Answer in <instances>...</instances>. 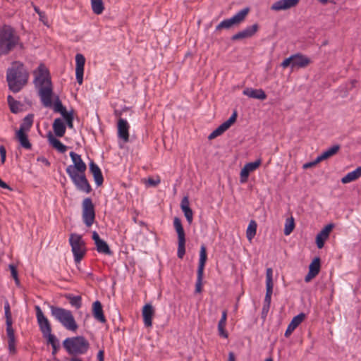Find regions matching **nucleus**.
<instances>
[{
  "instance_id": "3c124183",
  "label": "nucleus",
  "mask_w": 361,
  "mask_h": 361,
  "mask_svg": "<svg viewBox=\"0 0 361 361\" xmlns=\"http://www.w3.org/2000/svg\"><path fill=\"white\" fill-rule=\"evenodd\" d=\"M321 162V160H318V157L316 158V159L313 161L307 162L303 164L302 168L303 169H307L309 168H312L314 166H316L318 163Z\"/></svg>"
},
{
  "instance_id": "423d86ee",
  "label": "nucleus",
  "mask_w": 361,
  "mask_h": 361,
  "mask_svg": "<svg viewBox=\"0 0 361 361\" xmlns=\"http://www.w3.org/2000/svg\"><path fill=\"white\" fill-rule=\"evenodd\" d=\"M69 243L76 263L80 262L85 255V243L80 235L71 233L69 238Z\"/></svg>"
},
{
  "instance_id": "bf43d9fd",
  "label": "nucleus",
  "mask_w": 361,
  "mask_h": 361,
  "mask_svg": "<svg viewBox=\"0 0 361 361\" xmlns=\"http://www.w3.org/2000/svg\"><path fill=\"white\" fill-rule=\"evenodd\" d=\"M148 183L150 185L156 186L160 183V180L159 178L156 180L153 178H149Z\"/></svg>"
},
{
  "instance_id": "052dcab7",
  "label": "nucleus",
  "mask_w": 361,
  "mask_h": 361,
  "mask_svg": "<svg viewBox=\"0 0 361 361\" xmlns=\"http://www.w3.org/2000/svg\"><path fill=\"white\" fill-rule=\"evenodd\" d=\"M66 125L69 128H73V117L66 121Z\"/></svg>"
},
{
  "instance_id": "c9c22d12",
  "label": "nucleus",
  "mask_w": 361,
  "mask_h": 361,
  "mask_svg": "<svg viewBox=\"0 0 361 361\" xmlns=\"http://www.w3.org/2000/svg\"><path fill=\"white\" fill-rule=\"evenodd\" d=\"M340 148L339 145H335L330 147L318 156V160H321V161H322L333 157L338 152Z\"/></svg>"
},
{
  "instance_id": "79ce46f5",
  "label": "nucleus",
  "mask_w": 361,
  "mask_h": 361,
  "mask_svg": "<svg viewBox=\"0 0 361 361\" xmlns=\"http://www.w3.org/2000/svg\"><path fill=\"white\" fill-rule=\"evenodd\" d=\"M53 109L55 112L60 113L66 107L63 106L61 102L60 101L58 96L55 97L54 104L52 103Z\"/></svg>"
},
{
  "instance_id": "a211bd4d",
  "label": "nucleus",
  "mask_w": 361,
  "mask_h": 361,
  "mask_svg": "<svg viewBox=\"0 0 361 361\" xmlns=\"http://www.w3.org/2000/svg\"><path fill=\"white\" fill-rule=\"evenodd\" d=\"M290 56L292 58V71L304 68L311 62L310 59L307 56L302 54H295Z\"/></svg>"
},
{
  "instance_id": "bb28decb",
  "label": "nucleus",
  "mask_w": 361,
  "mask_h": 361,
  "mask_svg": "<svg viewBox=\"0 0 361 361\" xmlns=\"http://www.w3.org/2000/svg\"><path fill=\"white\" fill-rule=\"evenodd\" d=\"M180 208L184 213V216H185L187 221L189 224H191L193 220V212L190 207V202L188 197L185 196L182 199Z\"/></svg>"
},
{
  "instance_id": "c85d7f7f",
  "label": "nucleus",
  "mask_w": 361,
  "mask_h": 361,
  "mask_svg": "<svg viewBox=\"0 0 361 361\" xmlns=\"http://www.w3.org/2000/svg\"><path fill=\"white\" fill-rule=\"evenodd\" d=\"M243 94L250 98L264 100L267 94L262 89L246 88L243 90Z\"/></svg>"
},
{
  "instance_id": "4be33fe9",
  "label": "nucleus",
  "mask_w": 361,
  "mask_h": 361,
  "mask_svg": "<svg viewBox=\"0 0 361 361\" xmlns=\"http://www.w3.org/2000/svg\"><path fill=\"white\" fill-rule=\"evenodd\" d=\"M259 26L257 24H254L250 26L246 27L243 30L237 32L232 37L233 40H238L252 37L258 30Z\"/></svg>"
},
{
  "instance_id": "7ed1b4c3",
  "label": "nucleus",
  "mask_w": 361,
  "mask_h": 361,
  "mask_svg": "<svg viewBox=\"0 0 361 361\" xmlns=\"http://www.w3.org/2000/svg\"><path fill=\"white\" fill-rule=\"evenodd\" d=\"M16 47L23 49L24 44L13 27L4 25L0 28V57L8 54Z\"/></svg>"
},
{
  "instance_id": "ddd939ff",
  "label": "nucleus",
  "mask_w": 361,
  "mask_h": 361,
  "mask_svg": "<svg viewBox=\"0 0 361 361\" xmlns=\"http://www.w3.org/2000/svg\"><path fill=\"white\" fill-rule=\"evenodd\" d=\"M35 312H36L37 322L39 330L41 331V332L42 334V336L51 333V324H50L49 319L47 318V317L44 314L40 307L38 305H36L35 307Z\"/></svg>"
},
{
  "instance_id": "e433bc0d",
  "label": "nucleus",
  "mask_w": 361,
  "mask_h": 361,
  "mask_svg": "<svg viewBox=\"0 0 361 361\" xmlns=\"http://www.w3.org/2000/svg\"><path fill=\"white\" fill-rule=\"evenodd\" d=\"M33 123V115L28 114L23 120L18 131L28 132Z\"/></svg>"
},
{
  "instance_id": "e2e57ef3",
  "label": "nucleus",
  "mask_w": 361,
  "mask_h": 361,
  "mask_svg": "<svg viewBox=\"0 0 361 361\" xmlns=\"http://www.w3.org/2000/svg\"><path fill=\"white\" fill-rule=\"evenodd\" d=\"M51 347H52V350H52V354L55 355L57 353L58 350L59 349L60 345L59 344V345H54V346H51Z\"/></svg>"
},
{
  "instance_id": "aec40b11",
  "label": "nucleus",
  "mask_w": 361,
  "mask_h": 361,
  "mask_svg": "<svg viewBox=\"0 0 361 361\" xmlns=\"http://www.w3.org/2000/svg\"><path fill=\"white\" fill-rule=\"evenodd\" d=\"M334 228V224H330L325 226L316 236V244L319 249H322L325 241L329 238L330 233Z\"/></svg>"
},
{
  "instance_id": "a878e982",
  "label": "nucleus",
  "mask_w": 361,
  "mask_h": 361,
  "mask_svg": "<svg viewBox=\"0 0 361 361\" xmlns=\"http://www.w3.org/2000/svg\"><path fill=\"white\" fill-rule=\"evenodd\" d=\"M305 318V314L304 313H300L299 314L295 316L287 327V329L285 332V336L286 338L289 337L290 334L294 331V330L303 322Z\"/></svg>"
},
{
  "instance_id": "2eb2a0df",
  "label": "nucleus",
  "mask_w": 361,
  "mask_h": 361,
  "mask_svg": "<svg viewBox=\"0 0 361 361\" xmlns=\"http://www.w3.org/2000/svg\"><path fill=\"white\" fill-rule=\"evenodd\" d=\"M236 118L237 113L236 111H234L227 121L221 123L217 128H216L212 133L209 134L208 139L213 140L216 137L222 135L235 122Z\"/></svg>"
},
{
  "instance_id": "13d9d810",
  "label": "nucleus",
  "mask_w": 361,
  "mask_h": 361,
  "mask_svg": "<svg viewBox=\"0 0 361 361\" xmlns=\"http://www.w3.org/2000/svg\"><path fill=\"white\" fill-rule=\"evenodd\" d=\"M37 161L42 162L44 165L49 166L50 165L49 161L47 159H46L44 157H39L37 159Z\"/></svg>"
},
{
  "instance_id": "1a4fd4ad",
  "label": "nucleus",
  "mask_w": 361,
  "mask_h": 361,
  "mask_svg": "<svg viewBox=\"0 0 361 361\" xmlns=\"http://www.w3.org/2000/svg\"><path fill=\"white\" fill-rule=\"evenodd\" d=\"M207 259V250L204 245H202L200 251V259H199V264L197 273V281L195 283V292L201 293L202 291V279L204 275V269L205 266V263Z\"/></svg>"
},
{
  "instance_id": "49530a36",
  "label": "nucleus",
  "mask_w": 361,
  "mask_h": 361,
  "mask_svg": "<svg viewBox=\"0 0 361 361\" xmlns=\"http://www.w3.org/2000/svg\"><path fill=\"white\" fill-rule=\"evenodd\" d=\"M4 313L6 322H13L9 302L6 300L4 303Z\"/></svg>"
},
{
  "instance_id": "2f4dec72",
  "label": "nucleus",
  "mask_w": 361,
  "mask_h": 361,
  "mask_svg": "<svg viewBox=\"0 0 361 361\" xmlns=\"http://www.w3.org/2000/svg\"><path fill=\"white\" fill-rule=\"evenodd\" d=\"M52 127L54 132L57 137H63L64 135L66 127L61 118H56L54 121Z\"/></svg>"
},
{
  "instance_id": "338daca9",
  "label": "nucleus",
  "mask_w": 361,
  "mask_h": 361,
  "mask_svg": "<svg viewBox=\"0 0 361 361\" xmlns=\"http://www.w3.org/2000/svg\"><path fill=\"white\" fill-rule=\"evenodd\" d=\"M69 361H82V360L81 358L75 356V357L70 358Z\"/></svg>"
},
{
  "instance_id": "09e8293b",
  "label": "nucleus",
  "mask_w": 361,
  "mask_h": 361,
  "mask_svg": "<svg viewBox=\"0 0 361 361\" xmlns=\"http://www.w3.org/2000/svg\"><path fill=\"white\" fill-rule=\"evenodd\" d=\"M59 114H61L66 121L73 117V110L67 111L66 108Z\"/></svg>"
},
{
  "instance_id": "6e6d98bb",
  "label": "nucleus",
  "mask_w": 361,
  "mask_h": 361,
  "mask_svg": "<svg viewBox=\"0 0 361 361\" xmlns=\"http://www.w3.org/2000/svg\"><path fill=\"white\" fill-rule=\"evenodd\" d=\"M273 283H266V295L271 296L273 293Z\"/></svg>"
},
{
  "instance_id": "6e6552de",
  "label": "nucleus",
  "mask_w": 361,
  "mask_h": 361,
  "mask_svg": "<svg viewBox=\"0 0 361 361\" xmlns=\"http://www.w3.org/2000/svg\"><path fill=\"white\" fill-rule=\"evenodd\" d=\"M173 226L178 235L177 255L179 258H183L185 253V235L181 221L178 217L173 219Z\"/></svg>"
},
{
  "instance_id": "864d4df0",
  "label": "nucleus",
  "mask_w": 361,
  "mask_h": 361,
  "mask_svg": "<svg viewBox=\"0 0 361 361\" xmlns=\"http://www.w3.org/2000/svg\"><path fill=\"white\" fill-rule=\"evenodd\" d=\"M291 56H289L288 58L285 59L283 62L281 63V66L283 68H286L288 66H290L292 68V60Z\"/></svg>"
},
{
  "instance_id": "0eeeda50",
  "label": "nucleus",
  "mask_w": 361,
  "mask_h": 361,
  "mask_svg": "<svg viewBox=\"0 0 361 361\" xmlns=\"http://www.w3.org/2000/svg\"><path fill=\"white\" fill-rule=\"evenodd\" d=\"M250 12V8L246 7L236 13L233 17L222 20L216 30L229 29L233 25H238L243 22Z\"/></svg>"
},
{
  "instance_id": "72a5a7b5",
  "label": "nucleus",
  "mask_w": 361,
  "mask_h": 361,
  "mask_svg": "<svg viewBox=\"0 0 361 361\" xmlns=\"http://www.w3.org/2000/svg\"><path fill=\"white\" fill-rule=\"evenodd\" d=\"M360 177H361V166L355 169L354 171L348 173L341 178V182L343 184L349 183L355 181Z\"/></svg>"
},
{
  "instance_id": "680f3d73",
  "label": "nucleus",
  "mask_w": 361,
  "mask_h": 361,
  "mask_svg": "<svg viewBox=\"0 0 361 361\" xmlns=\"http://www.w3.org/2000/svg\"><path fill=\"white\" fill-rule=\"evenodd\" d=\"M99 361H104V351L99 350L97 354Z\"/></svg>"
},
{
  "instance_id": "c756f323",
  "label": "nucleus",
  "mask_w": 361,
  "mask_h": 361,
  "mask_svg": "<svg viewBox=\"0 0 361 361\" xmlns=\"http://www.w3.org/2000/svg\"><path fill=\"white\" fill-rule=\"evenodd\" d=\"M90 171L93 175L95 183L97 185H101L104 180L101 169L92 161L90 163Z\"/></svg>"
},
{
  "instance_id": "c03bdc74",
  "label": "nucleus",
  "mask_w": 361,
  "mask_h": 361,
  "mask_svg": "<svg viewBox=\"0 0 361 361\" xmlns=\"http://www.w3.org/2000/svg\"><path fill=\"white\" fill-rule=\"evenodd\" d=\"M69 302L73 307L77 309L80 308L82 305L81 297L80 296H71L69 297Z\"/></svg>"
},
{
  "instance_id": "cd10ccee",
  "label": "nucleus",
  "mask_w": 361,
  "mask_h": 361,
  "mask_svg": "<svg viewBox=\"0 0 361 361\" xmlns=\"http://www.w3.org/2000/svg\"><path fill=\"white\" fill-rule=\"evenodd\" d=\"M92 314L97 321L101 323H105L106 322L104 314L102 305L99 300L94 302L92 304Z\"/></svg>"
},
{
  "instance_id": "69168bd1",
  "label": "nucleus",
  "mask_w": 361,
  "mask_h": 361,
  "mask_svg": "<svg viewBox=\"0 0 361 361\" xmlns=\"http://www.w3.org/2000/svg\"><path fill=\"white\" fill-rule=\"evenodd\" d=\"M228 361H235V357L233 353H230L228 355Z\"/></svg>"
},
{
  "instance_id": "4c0bfd02",
  "label": "nucleus",
  "mask_w": 361,
  "mask_h": 361,
  "mask_svg": "<svg viewBox=\"0 0 361 361\" xmlns=\"http://www.w3.org/2000/svg\"><path fill=\"white\" fill-rule=\"evenodd\" d=\"M257 224L255 221L251 220L246 230V237L251 242L256 235Z\"/></svg>"
},
{
  "instance_id": "603ef678",
  "label": "nucleus",
  "mask_w": 361,
  "mask_h": 361,
  "mask_svg": "<svg viewBox=\"0 0 361 361\" xmlns=\"http://www.w3.org/2000/svg\"><path fill=\"white\" fill-rule=\"evenodd\" d=\"M8 350L11 353H16V339H8Z\"/></svg>"
},
{
  "instance_id": "f8f14e48",
  "label": "nucleus",
  "mask_w": 361,
  "mask_h": 361,
  "mask_svg": "<svg viewBox=\"0 0 361 361\" xmlns=\"http://www.w3.org/2000/svg\"><path fill=\"white\" fill-rule=\"evenodd\" d=\"M68 175L78 190L87 194L90 192L92 188L86 178L85 173L79 172L78 173H75Z\"/></svg>"
},
{
  "instance_id": "f704fd0d",
  "label": "nucleus",
  "mask_w": 361,
  "mask_h": 361,
  "mask_svg": "<svg viewBox=\"0 0 361 361\" xmlns=\"http://www.w3.org/2000/svg\"><path fill=\"white\" fill-rule=\"evenodd\" d=\"M47 138L49 143L61 153H64L67 150V147L63 145L59 140L54 137L51 133H49Z\"/></svg>"
},
{
  "instance_id": "774afa93",
  "label": "nucleus",
  "mask_w": 361,
  "mask_h": 361,
  "mask_svg": "<svg viewBox=\"0 0 361 361\" xmlns=\"http://www.w3.org/2000/svg\"><path fill=\"white\" fill-rule=\"evenodd\" d=\"M317 1L323 4H325L328 2L329 0H317Z\"/></svg>"
},
{
  "instance_id": "ea45409f",
  "label": "nucleus",
  "mask_w": 361,
  "mask_h": 361,
  "mask_svg": "<svg viewBox=\"0 0 361 361\" xmlns=\"http://www.w3.org/2000/svg\"><path fill=\"white\" fill-rule=\"evenodd\" d=\"M7 99L11 112L17 114L21 111L22 104L20 102L15 100L14 98L11 95L8 96Z\"/></svg>"
},
{
  "instance_id": "393cba45",
  "label": "nucleus",
  "mask_w": 361,
  "mask_h": 361,
  "mask_svg": "<svg viewBox=\"0 0 361 361\" xmlns=\"http://www.w3.org/2000/svg\"><path fill=\"white\" fill-rule=\"evenodd\" d=\"M154 314V309L151 304H146L142 307V315L143 322L146 327H151L152 325V317Z\"/></svg>"
},
{
  "instance_id": "a19ab883",
  "label": "nucleus",
  "mask_w": 361,
  "mask_h": 361,
  "mask_svg": "<svg viewBox=\"0 0 361 361\" xmlns=\"http://www.w3.org/2000/svg\"><path fill=\"white\" fill-rule=\"evenodd\" d=\"M295 228L294 219L293 217L288 218L286 220L284 227V234L286 235H290Z\"/></svg>"
},
{
  "instance_id": "a18cd8bd",
  "label": "nucleus",
  "mask_w": 361,
  "mask_h": 361,
  "mask_svg": "<svg viewBox=\"0 0 361 361\" xmlns=\"http://www.w3.org/2000/svg\"><path fill=\"white\" fill-rule=\"evenodd\" d=\"M13 322H6V334L8 339H16L14 330L12 327Z\"/></svg>"
},
{
  "instance_id": "58836bf2",
  "label": "nucleus",
  "mask_w": 361,
  "mask_h": 361,
  "mask_svg": "<svg viewBox=\"0 0 361 361\" xmlns=\"http://www.w3.org/2000/svg\"><path fill=\"white\" fill-rule=\"evenodd\" d=\"M92 11L96 15H100L104 10V5L102 0H90Z\"/></svg>"
},
{
  "instance_id": "473e14b6",
  "label": "nucleus",
  "mask_w": 361,
  "mask_h": 361,
  "mask_svg": "<svg viewBox=\"0 0 361 361\" xmlns=\"http://www.w3.org/2000/svg\"><path fill=\"white\" fill-rule=\"evenodd\" d=\"M226 319L227 311L224 310L222 312L221 317L218 323V332L219 335L224 338H227L228 336V332L226 331L225 329L226 325Z\"/></svg>"
},
{
  "instance_id": "39448f33",
  "label": "nucleus",
  "mask_w": 361,
  "mask_h": 361,
  "mask_svg": "<svg viewBox=\"0 0 361 361\" xmlns=\"http://www.w3.org/2000/svg\"><path fill=\"white\" fill-rule=\"evenodd\" d=\"M63 345L71 355L85 354L89 348L88 341L82 336L68 338L63 341Z\"/></svg>"
},
{
  "instance_id": "20e7f679",
  "label": "nucleus",
  "mask_w": 361,
  "mask_h": 361,
  "mask_svg": "<svg viewBox=\"0 0 361 361\" xmlns=\"http://www.w3.org/2000/svg\"><path fill=\"white\" fill-rule=\"evenodd\" d=\"M50 310L54 319L66 329L73 332L77 331L78 326L71 310L54 305L50 306Z\"/></svg>"
},
{
  "instance_id": "f03ea898",
  "label": "nucleus",
  "mask_w": 361,
  "mask_h": 361,
  "mask_svg": "<svg viewBox=\"0 0 361 361\" xmlns=\"http://www.w3.org/2000/svg\"><path fill=\"white\" fill-rule=\"evenodd\" d=\"M29 73L23 63L14 61L6 72V81L9 89L18 92L27 82Z\"/></svg>"
},
{
  "instance_id": "7c9ffc66",
  "label": "nucleus",
  "mask_w": 361,
  "mask_h": 361,
  "mask_svg": "<svg viewBox=\"0 0 361 361\" xmlns=\"http://www.w3.org/2000/svg\"><path fill=\"white\" fill-rule=\"evenodd\" d=\"M27 132L16 131V138L19 142L21 147L25 149H30L32 145L28 139Z\"/></svg>"
},
{
  "instance_id": "4d7b16f0",
  "label": "nucleus",
  "mask_w": 361,
  "mask_h": 361,
  "mask_svg": "<svg viewBox=\"0 0 361 361\" xmlns=\"http://www.w3.org/2000/svg\"><path fill=\"white\" fill-rule=\"evenodd\" d=\"M271 296L265 295L264 310L266 308V307L267 309H269L271 303Z\"/></svg>"
},
{
  "instance_id": "de8ad7c7",
  "label": "nucleus",
  "mask_w": 361,
  "mask_h": 361,
  "mask_svg": "<svg viewBox=\"0 0 361 361\" xmlns=\"http://www.w3.org/2000/svg\"><path fill=\"white\" fill-rule=\"evenodd\" d=\"M8 268L11 271L12 277L14 279V280L16 281V283L17 285H19L20 282H19V279L18 277V271H17V269H16V266L13 264H9Z\"/></svg>"
},
{
  "instance_id": "5701e85b",
  "label": "nucleus",
  "mask_w": 361,
  "mask_h": 361,
  "mask_svg": "<svg viewBox=\"0 0 361 361\" xmlns=\"http://www.w3.org/2000/svg\"><path fill=\"white\" fill-rule=\"evenodd\" d=\"M321 262L319 257H315L309 265V271L305 277V282H310L320 271Z\"/></svg>"
},
{
  "instance_id": "dca6fc26",
  "label": "nucleus",
  "mask_w": 361,
  "mask_h": 361,
  "mask_svg": "<svg viewBox=\"0 0 361 361\" xmlns=\"http://www.w3.org/2000/svg\"><path fill=\"white\" fill-rule=\"evenodd\" d=\"M262 164V159H257L253 162H249L245 164L240 171V181L242 183L247 182L250 173L255 171Z\"/></svg>"
},
{
  "instance_id": "9b49d317",
  "label": "nucleus",
  "mask_w": 361,
  "mask_h": 361,
  "mask_svg": "<svg viewBox=\"0 0 361 361\" xmlns=\"http://www.w3.org/2000/svg\"><path fill=\"white\" fill-rule=\"evenodd\" d=\"M70 157L72 159L73 164L67 166L66 171L67 174L75 173H85L87 166L85 163L81 159L80 155L74 152H70Z\"/></svg>"
},
{
  "instance_id": "6ab92c4d",
  "label": "nucleus",
  "mask_w": 361,
  "mask_h": 361,
  "mask_svg": "<svg viewBox=\"0 0 361 361\" xmlns=\"http://www.w3.org/2000/svg\"><path fill=\"white\" fill-rule=\"evenodd\" d=\"M92 238L96 245L97 251L99 253L107 255H110L111 254V251L108 244L104 240L100 238L97 232L93 231Z\"/></svg>"
},
{
  "instance_id": "4468645a",
  "label": "nucleus",
  "mask_w": 361,
  "mask_h": 361,
  "mask_svg": "<svg viewBox=\"0 0 361 361\" xmlns=\"http://www.w3.org/2000/svg\"><path fill=\"white\" fill-rule=\"evenodd\" d=\"M236 118L237 113L236 111H234L227 121L221 123L217 128H216L212 133L209 134L208 139L213 140L216 137L222 135L235 122Z\"/></svg>"
},
{
  "instance_id": "8fccbe9b",
  "label": "nucleus",
  "mask_w": 361,
  "mask_h": 361,
  "mask_svg": "<svg viewBox=\"0 0 361 361\" xmlns=\"http://www.w3.org/2000/svg\"><path fill=\"white\" fill-rule=\"evenodd\" d=\"M266 283H273V270L271 268L267 269Z\"/></svg>"
},
{
  "instance_id": "37998d69",
  "label": "nucleus",
  "mask_w": 361,
  "mask_h": 361,
  "mask_svg": "<svg viewBox=\"0 0 361 361\" xmlns=\"http://www.w3.org/2000/svg\"><path fill=\"white\" fill-rule=\"evenodd\" d=\"M43 337L47 340V343L51 346L59 345V340L51 333L44 335Z\"/></svg>"
},
{
  "instance_id": "b1692460",
  "label": "nucleus",
  "mask_w": 361,
  "mask_h": 361,
  "mask_svg": "<svg viewBox=\"0 0 361 361\" xmlns=\"http://www.w3.org/2000/svg\"><path fill=\"white\" fill-rule=\"evenodd\" d=\"M298 3L299 0H279L271 5V9L276 11L287 10L296 6Z\"/></svg>"
},
{
  "instance_id": "f257e3e1",
  "label": "nucleus",
  "mask_w": 361,
  "mask_h": 361,
  "mask_svg": "<svg viewBox=\"0 0 361 361\" xmlns=\"http://www.w3.org/2000/svg\"><path fill=\"white\" fill-rule=\"evenodd\" d=\"M34 82L38 90L41 102L45 107H51L53 99V88L48 69L40 64L34 71Z\"/></svg>"
},
{
  "instance_id": "f3484780",
  "label": "nucleus",
  "mask_w": 361,
  "mask_h": 361,
  "mask_svg": "<svg viewBox=\"0 0 361 361\" xmlns=\"http://www.w3.org/2000/svg\"><path fill=\"white\" fill-rule=\"evenodd\" d=\"M85 63V56L81 54H77L75 55V77L79 85H82L83 82Z\"/></svg>"
},
{
  "instance_id": "412c9836",
  "label": "nucleus",
  "mask_w": 361,
  "mask_h": 361,
  "mask_svg": "<svg viewBox=\"0 0 361 361\" xmlns=\"http://www.w3.org/2000/svg\"><path fill=\"white\" fill-rule=\"evenodd\" d=\"M118 137L123 140L124 142L129 140V129L130 126L128 121L123 118H119L117 124Z\"/></svg>"
},
{
  "instance_id": "9d476101",
  "label": "nucleus",
  "mask_w": 361,
  "mask_h": 361,
  "mask_svg": "<svg viewBox=\"0 0 361 361\" xmlns=\"http://www.w3.org/2000/svg\"><path fill=\"white\" fill-rule=\"evenodd\" d=\"M82 207L83 222L90 227L93 224L95 219L94 207L92 200L90 197L85 198Z\"/></svg>"
},
{
  "instance_id": "0e129e2a",
  "label": "nucleus",
  "mask_w": 361,
  "mask_h": 361,
  "mask_svg": "<svg viewBox=\"0 0 361 361\" xmlns=\"http://www.w3.org/2000/svg\"><path fill=\"white\" fill-rule=\"evenodd\" d=\"M34 10L39 15V17H41V16L43 14V12L41 11L39 8L36 6H34Z\"/></svg>"
},
{
  "instance_id": "5fc2aeb1",
  "label": "nucleus",
  "mask_w": 361,
  "mask_h": 361,
  "mask_svg": "<svg viewBox=\"0 0 361 361\" xmlns=\"http://www.w3.org/2000/svg\"><path fill=\"white\" fill-rule=\"evenodd\" d=\"M0 155H1V164H4L6 161V151L5 147L3 145L0 146Z\"/></svg>"
}]
</instances>
